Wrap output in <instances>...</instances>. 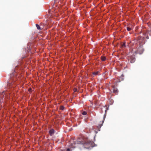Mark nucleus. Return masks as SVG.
Segmentation results:
<instances>
[{
  "label": "nucleus",
  "mask_w": 151,
  "mask_h": 151,
  "mask_svg": "<svg viewBox=\"0 0 151 151\" xmlns=\"http://www.w3.org/2000/svg\"><path fill=\"white\" fill-rule=\"evenodd\" d=\"M77 143L78 144H82L83 145L84 147L85 148L88 149H90V147H86V146L87 145L88 146H91V147H92L95 146L93 145V144H94L95 145V144L93 142H92L90 140H88L87 141H86L84 142H82L79 141ZM95 146H96V145H95Z\"/></svg>",
  "instance_id": "1"
},
{
  "label": "nucleus",
  "mask_w": 151,
  "mask_h": 151,
  "mask_svg": "<svg viewBox=\"0 0 151 151\" xmlns=\"http://www.w3.org/2000/svg\"><path fill=\"white\" fill-rule=\"evenodd\" d=\"M144 51V49L142 45H140L137 48V50L135 51L136 53L142 54Z\"/></svg>",
  "instance_id": "2"
},
{
  "label": "nucleus",
  "mask_w": 151,
  "mask_h": 151,
  "mask_svg": "<svg viewBox=\"0 0 151 151\" xmlns=\"http://www.w3.org/2000/svg\"><path fill=\"white\" fill-rule=\"evenodd\" d=\"M106 117V115L105 114L104 116L103 119L101 120V122L99 124V126L100 127L103 125L104 122V121L105 118Z\"/></svg>",
  "instance_id": "3"
},
{
  "label": "nucleus",
  "mask_w": 151,
  "mask_h": 151,
  "mask_svg": "<svg viewBox=\"0 0 151 151\" xmlns=\"http://www.w3.org/2000/svg\"><path fill=\"white\" fill-rule=\"evenodd\" d=\"M130 62L132 63H134L135 61V58L133 56H131L130 58Z\"/></svg>",
  "instance_id": "4"
},
{
  "label": "nucleus",
  "mask_w": 151,
  "mask_h": 151,
  "mask_svg": "<svg viewBox=\"0 0 151 151\" xmlns=\"http://www.w3.org/2000/svg\"><path fill=\"white\" fill-rule=\"evenodd\" d=\"M99 72L97 71L96 72H93V74L95 76L96 75H99Z\"/></svg>",
  "instance_id": "5"
},
{
  "label": "nucleus",
  "mask_w": 151,
  "mask_h": 151,
  "mask_svg": "<svg viewBox=\"0 0 151 151\" xmlns=\"http://www.w3.org/2000/svg\"><path fill=\"white\" fill-rule=\"evenodd\" d=\"M101 59L102 61H105L106 59V58L104 56H102L101 57Z\"/></svg>",
  "instance_id": "6"
},
{
  "label": "nucleus",
  "mask_w": 151,
  "mask_h": 151,
  "mask_svg": "<svg viewBox=\"0 0 151 151\" xmlns=\"http://www.w3.org/2000/svg\"><path fill=\"white\" fill-rule=\"evenodd\" d=\"M36 25L38 29H40V27L38 24H36Z\"/></svg>",
  "instance_id": "7"
},
{
  "label": "nucleus",
  "mask_w": 151,
  "mask_h": 151,
  "mask_svg": "<svg viewBox=\"0 0 151 151\" xmlns=\"http://www.w3.org/2000/svg\"><path fill=\"white\" fill-rule=\"evenodd\" d=\"M113 91L114 93H116L117 92V91L116 89H115V88H114L113 89Z\"/></svg>",
  "instance_id": "8"
},
{
  "label": "nucleus",
  "mask_w": 151,
  "mask_h": 151,
  "mask_svg": "<svg viewBox=\"0 0 151 151\" xmlns=\"http://www.w3.org/2000/svg\"><path fill=\"white\" fill-rule=\"evenodd\" d=\"M127 30H128V31H130V30H131L132 29V28L130 27H127Z\"/></svg>",
  "instance_id": "9"
},
{
  "label": "nucleus",
  "mask_w": 151,
  "mask_h": 151,
  "mask_svg": "<svg viewBox=\"0 0 151 151\" xmlns=\"http://www.w3.org/2000/svg\"><path fill=\"white\" fill-rule=\"evenodd\" d=\"M54 132V130L53 129H50L49 132Z\"/></svg>",
  "instance_id": "10"
},
{
  "label": "nucleus",
  "mask_w": 151,
  "mask_h": 151,
  "mask_svg": "<svg viewBox=\"0 0 151 151\" xmlns=\"http://www.w3.org/2000/svg\"><path fill=\"white\" fill-rule=\"evenodd\" d=\"M64 107L63 106H61L60 107V109L61 110H63V109H64Z\"/></svg>",
  "instance_id": "11"
},
{
  "label": "nucleus",
  "mask_w": 151,
  "mask_h": 151,
  "mask_svg": "<svg viewBox=\"0 0 151 151\" xmlns=\"http://www.w3.org/2000/svg\"><path fill=\"white\" fill-rule=\"evenodd\" d=\"M86 114H87L86 112L85 111H83L82 113V114L83 115H86Z\"/></svg>",
  "instance_id": "12"
},
{
  "label": "nucleus",
  "mask_w": 151,
  "mask_h": 151,
  "mask_svg": "<svg viewBox=\"0 0 151 151\" xmlns=\"http://www.w3.org/2000/svg\"><path fill=\"white\" fill-rule=\"evenodd\" d=\"M53 133H50V135L51 136H52L53 134Z\"/></svg>",
  "instance_id": "13"
},
{
  "label": "nucleus",
  "mask_w": 151,
  "mask_h": 151,
  "mask_svg": "<svg viewBox=\"0 0 151 151\" xmlns=\"http://www.w3.org/2000/svg\"><path fill=\"white\" fill-rule=\"evenodd\" d=\"M66 151H70V149L69 148L67 149V150Z\"/></svg>",
  "instance_id": "14"
},
{
  "label": "nucleus",
  "mask_w": 151,
  "mask_h": 151,
  "mask_svg": "<svg viewBox=\"0 0 151 151\" xmlns=\"http://www.w3.org/2000/svg\"><path fill=\"white\" fill-rule=\"evenodd\" d=\"M100 129L99 128H98V131H100Z\"/></svg>",
  "instance_id": "15"
},
{
  "label": "nucleus",
  "mask_w": 151,
  "mask_h": 151,
  "mask_svg": "<svg viewBox=\"0 0 151 151\" xmlns=\"http://www.w3.org/2000/svg\"><path fill=\"white\" fill-rule=\"evenodd\" d=\"M147 39H148L149 38L148 37V36L147 37Z\"/></svg>",
  "instance_id": "16"
},
{
  "label": "nucleus",
  "mask_w": 151,
  "mask_h": 151,
  "mask_svg": "<svg viewBox=\"0 0 151 151\" xmlns=\"http://www.w3.org/2000/svg\"><path fill=\"white\" fill-rule=\"evenodd\" d=\"M69 131H71V129H70V130H69Z\"/></svg>",
  "instance_id": "17"
},
{
  "label": "nucleus",
  "mask_w": 151,
  "mask_h": 151,
  "mask_svg": "<svg viewBox=\"0 0 151 151\" xmlns=\"http://www.w3.org/2000/svg\"><path fill=\"white\" fill-rule=\"evenodd\" d=\"M69 131H71V129H70V130H69Z\"/></svg>",
  "instance_id": "18"
},
{
  "label": "nucleus",
  "mask_w": 151,
  "mask_h": 151,
  "mask_svg": "<svg viewBox=\"0 0 151 151\" xmlns=\"http://www.w3.org/2000/svg\"><path fill=\"white\" fill-rule=\"evenodd\" d=\"M95 137H94V139H95Z\"/></svg>",
  "instance_id": "19"
},
{
  "label": "nucleus",
  "mask_w": 151,
  "mask_h": 151,
  "mask_svg": "<svg viewBox=\"0 0 151 151\" xmlns=\"http://www.w3.org/2000/svg\"><path fill=\"white\" fill-rule=\"evenodd\" d=\"M76 91V90H75V91Z\"/></svg>",
  "instance_id": "20"
}]
</instances>
